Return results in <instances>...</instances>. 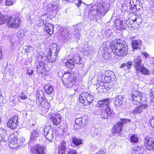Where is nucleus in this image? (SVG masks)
Listing matches in <instances>:
<instances>
[{"label": "nucleus", "mask_w": 154, "mask_h": 154, "mask_svg": "<svg viewBox=\"0 0 154 154\" xmlns=\"http://www.w3.org/2000/svg\"><path fill=\"white\" fill-rule=\"evenodd\" d=\"M40 136V131L37 129H33L30 132L29 145L31 146V151L34 154H45V147L42 145H37L31 146V143L37 140Z\"/></svg>", "instance_id": "f257e3e1"}, {"label": "nucleus", "mask_w": 154, "mask_h": 154, "mask_svg": "<svg viewBox=\"0 0 154 154\" xmlns=\"http://www.w3.org/2000/svg\"><path fill=\"white\" fill-rule=\"evenodd\" d=\"M120 41V39L112 40L110 43V47L114 54L122 57L128 54V48L127 45L121 43Z\"/></svg>", "instance_id": "f03ea898"}, {"label": "nucleus", "mask_w": 154, "mask_h": 154, "mask_svg": "<svg viewBox=\"0 0 154 154\" xmlns=\"http://www.w3.org/2000/svg\"><path fill=\"white\" fill-rule=\"evenodd\" d=\"M59 51L57 45L53 43L50 46L49 51L48 52L47 58L49 62H52L56 59L57 55Z\"/></svg>", "instance_id": "7ed1b4c3"}, {"label": "nucleus", "mask_w": 154, "mask_h": 154, "mask_svg": "<svg viewBox=\"0 0 154 154\" xmlns=\"http://www.w3.org/2000/svg\"><path fill=\"white\" fill-rule=\"evenodd\" d=\"M94 99L92 95L88 92L81 93L79 97L80 102L85 106L89 104Z\"/></svg>", "instance_id": "20e7f679"}, {"label": "nucleus", "mask_w": 154, "mask_h": 154, "mask_svg": "<svg viewBox=\"0 0 154 154\" xmlns=\"http://www.w3.org/2000/svg\"><path fill=\"white\" fill-rule=\"evenodd\" d=\"M7 24L8 26L11 28H16L20 25L21 20L19 17H9Z\"/></svg>", "instance_id": "39448f33"}, {"label": "nucleus", "mask_w": 154, "mask_h": 154, "mask_svg": "<svg viewBox=\"0 0 154 154\" xmlns=\"http://www.w3.org/2000/svg\"><path fill=\"white\" fill-rule=\"evenodd\" d=\"M39 105L38 108L39 112L42 113H46L48 111L50 106V104L47 100L44 99L41 102L37 104Z\"/></svg>", "instance_id": "423d86ee"}, {"label": "nucleus", "mask_w": 154, "mask_h": 154, "mask_svg": "<svg viewBox=\"0 0 154 154\" xmlns=\"http://www.w3.org/2000/svg\"><path fill=\"white\" fill-rule=\"evenodd\" d=\"M98 10V8H97L95 5L91 8L89 10V17L91 20H97L100 18V14Z\"/></svg>", "instance_id": "0eeeda50"}, {"label": "nucleus", "mask_w": 154, "mask_h": 154, "mask_svg": "<svg viewBox=\"0 0 154 154\" xmlns=\"http://www.w3.org/2000/svg\"><path fill=\"white\" fill-rule=\"evenodd\" d=\"M53 129L51 128L50 126L45 127L44 129L43 134L47 140L51 142L54 138Z\"/></svg>", "instance_id": "6e6552de"}, {"label": "nucleus", "mask_w": 154, "mask_h": 154, "mask_svg": "<svg viewBox=\"0 0 154 154\" xmlns=\"http://www.w3.org/2000/svg\"><path fill=\"white\" fill-rule=\"evenodd\" d=\"M145 148L150 151H154V139L152 138L146 137L144 139Z\"/></svg>", "instance_id": "1a4fd4ad"}, {"label": "nucleus", "mask_w": 154, "mask_h": 154, "mask_svg": "<svg viewBox=\"0 0 154 154\" xmlns=\"http://www.w3.org/2000/svg\"><path fill=\"white\" fill-rule=\"evenodd\" d=\"M71 76L68 73L65 74L62 77V81L63 85L68 88L71 87L72 85V79L70 78Z\"/></svg>", "instance_id": "9d476101"}, {"label": "nucleus", "mask_w": 154, "mask_h": 154, "mask_svg": "<svg viewBox=\"0 0 154 154\" xmlns=\"http://www.w3.org/2000/svg\"><path fill=\"white\" fill-rule=\"evenodd\" d=\"M18 117L14 116L11 118L7 123V125L11 129H15L18 125Z\"/></svg>", "instance_id": "9b49d317"}, {"label": "nucleus", "mask_w": 154, "mask_h": 154, "mask_svg": "<svg viewBox=\"0 0 154 154\" xmlns=\"http://www.w3.org/2000/svg\"><path fill=\"white\" fill-rule=\"evenodd\" d=\"M59 5L57 1L51 2L46 6L48 10L50 11H53L56 13L59 9Z\"/></svg>", "instance_id": "f8f14e48"}, {"label": "nucleus", "mask_w": 154, "mask_h": 154, "mask_svg": "<svg viewBox=\"0 0 154 154\" xmlns=\"http://www.w3.org/2000/svg\"><path fill=\"white\" fill-rule=\"evenodd\" d=\"M112 114V110L109 106H107L106 107L105 110L102 111L101 116L102 118L106 119L108 118V116H110Z\"/></svg>", "instance_id": "ddd939ff"}, {"label": "nucleus", "mask_w": 154, "mask_h": 154, "mask_svg": "<svg viewBox=\"0 0 154 154\" xmlns=\"http://www.w3.org/2000/svg\"><path fill=\"white\" fill-rule=\"evenodd\" d=\"M83 25L80 23L74 26V29L75 30L74 34L75 36L77 38H79L80 37V32L82 30Z\"/></svg>", "instance_id": "4468645a"}, {"label": "nucleus", "mask_w": 154, "mask_h": 154, "mask_svg": "<svg viewBox=\"0 0 154 154\" xmlns=\"http://www.w3.org/2000/svg\"><path fill=\"white\" fill-rule=\"evenodd\" d=\"M66 148V142L64 140L62 141L59 146L58 153L59 154H65Z\"/></svg>", "instance_id": "2eb2a0df"}, {"label": "nucleus", "mask_w": 154, "mask_h": 154, "mask_svg": "<svg viewBox=\"0 0 154 154\" xmlns=\"http://www.w3.org/2000/svg\"><path fill=\"white\" fill-rule=\"evenodd\" d=\"M115 27L118 30L125 29L126 28V25L123 22L119 19H116L115 21Z\"/></svg>", "instance_id": "dca6fc26"}, {"label": "nucleus", "mask_w": 154, "mask_h": 154, "mask_svg": "<svg viewBox=\"0 0 154 154\" xmlns=\"http://www.w3.org/2000/svg\"><path fill=\"white\" fill-rule=\"evenodd\" d=\"M54 26L50 23L45 24L44 26V31L46 32L49 35H51L53 33Z\"/></svg>", "instance_id": "f3484780"}, {"label": "nucleus", "mask_w": 154, "mask_h": 154, "mask_svg": "<svg viewBox=\"0 0 154 154\" xmlns=\"http://www.w3.org/2000/svg\"><path fill=\"white\" fill-rule=\"evenodd\" d=\"M108 84L106 83H104L102 81L99 83H98L96 85V89L99 90L98 91H100L101 90H103L106 89L107 90H109L110 88V87H108Z\"/></svg>", "instance_id": "a211bd4d"}, {"label": "nucleus", "mask_w": 154, "mask_h": 154, "mask_svg": "<svg viewBox=\"0 0 154 154\" xmlns=\"http://www.w3.org/2000/svg\"><path fill=\"white\" fill-rule=\"evenodd\" d=\"M147 107L148 106L146 104H142L135 109L133 110V112L134 114L140 113L143 109H147Z\"/></svg>", "instance_id": "6ab92c4d"}, {"label": "nucleus", "mask_w": 154, "mask_h": 154, "mask_svg": "<svg viewBox=\"0 0 154 154\" xmlns=\"http://www.w3.org/2000/svg\"><path fill=\"white\" fill-rule=\"evenodd\" d=\"M123 101V97L119 95L117 96L115 99L114 104L116 107L121 106L122 104Z\"/></svg>", "instance_id": "aec40b11"}, {"label": "nucleus", "mask_w": 154, "mask_h": 154, "mask_svg": "<svg viewBox=\"0 0 154 154\" xmlns=\"http://www.w3.org/2000/svg\"><path fill=\"white\" fill-rule=\"evenodd\" d=\"M122 125L119 123L114 125V129L112 131L114 135L116 136V134L119 133L122 130Z\"/></svg>", "instance_id": "412c9836"}, {"label": "nucleus", "mask_w": 154, "mask_h": 154, "mask_svg": "<svg viewBox=\"0 0 154 154\" xmlns=\"http://www.w3.org/2000/svg\"><path fill=\"white\" fill-rule=\"evenodd\" d=\"M109 99H105L101 100H99L98 102V107H102L104 106H109V104L110 103Z\"/></svg>", "instance_id": "4be33fe9"}, {"label": "nucleus", "mask_w": 154, "mask_h": 154, "mask_svg": "<svg viewBox=\"0 0 154 154\" xmlns=\"http://www.w3.org/2000/svg\"><path fill=\"white\" fill-rule=\"evenodd\" d=\"M141 60L140 57H136L133 61V64L136 70L142 65L141 64Z\"/></svg>", "instance_id": "5701e85b"}, {"label": "nucleus", "mask_w": 154, "mask_h": 154, "mask_svg": "<svg viewBox=\"0 0 154 154\" xmlns=\"http://www.w3.org/2000/svg\"><path fill=\"white\" fill-rule=\"evenodd\" d=\"M46 65L43 64L42 63H38L37 64V72L38 73H43L45 70V67Z\"/></svg>", "instance_id": "b1692460"}, {"label": "nucleus", "mask_w": 154, "mask_h": 154, "mask_svg": "<svg viewBox=\"0 0 154 154\" xmlns=\"http://www.w3.org/2000/svg\"><path fill=\"white\" fill-rule=\"evenodd\" d=\"M52 119L54 124L57 125L60 122V115L59 114H56L52 116Z\"/></svg>", "instance_id": "393cba45"}, {"label": "nucleus", "mask_w": 154, "mask_h": 154, "mask_svg": "<svg viewBox=\"0 0 154 154\" xmlns=\"http://www.w3.org/2000/svg\"><path fill=\"white\" fill-rule=\"evenodd\" d=\"M37 97L38 99V102L36 100L37 104L45 99L44 98V92L42 90H38L37 91Z\"/></svg>", "instance_id": "a878e982"}, {"label": "nucleus", "mask_w": 154, "mask_h": 154, "mask_svg": "<svg viewBox=\"0 0 154 154\" xmlns=\"http://www.w3.org/2000/svg\"><path fill=\"white\" fill-rule=\"evenodd\" d=\"M45 92L48 94H51L54 91L53 87L50 84H47L45 87Z\"/></svg>", "instance_id": "bb28decb"}, {"label": "nucleus", "mask_w": 154, "mask_h": 154, "mask_svg": "<svg viewBox=\"0 0 154 154\" xmlns=\"http://www.w3.org/2000/svg\"><path fill=\"white\" fill-rule=\"evenodd\" d=\"M130 20H134V24H137L138 26L140 25L142 22V19L140 17L135 15L132 16V18Z\"/></svg>", "instance_id": "cd10ccee"}, {"label": "nucleus", "mask_w": 154, "mask_h": 154, "mask_svg": "<svg viewBox=\"0 0 154 154\" xmlns=\"http://www.w3.org/2000/svg\"><path fill=\"white\" fill-rule=\"evenodd\" d=\"M72 59L75 63L79 64H81L82 62L80 57V55L79 54H76L74 55L73 56Z\"/></svg>", "instance_id": "c85d7f7f"}, {"label": "nucleus", "mask_w": 154, "mask_h": 154, "mask_svg": "<svg viewBox=\"0 0 154 154\" xmlns=\"http://www.w3.org/2000/svg\"><path fill=\"white\" fill-rule=\"evenodd\" d=\"M38 63H42L45 65H46L48 61L47 56H40L38 57Z\"/></svg>", "instance_id": "c756f323"}, {"label": "nucleus", "mask_w": 154, "mask_h": 154, "mask_svg": "<svg viewBox=\"0 0 154 154\" xmlns=\"http://www.w3.org/2000/svg\"><path fill=\"white\" fill-rule=\"evenodd\" d=\"M143 149L140 146H136L132 151V154H143Z\"/></svg>", "instance_id": "7c9ffc66"}, {"label": "nucleus", "mask_w": 154, "mask_h": 154, "mask_svg": "<svg viewBox=\"0 0 154 154\" xmlns=\"http://www.w3.org/2000/svg\"><path fill=\"white\" fill-rule=\"evenodd\" d=\"M85 119L82 117L77 118L75 120V124L79 127L83 126L85 125Z\"/></svg>", "instance_id": "2f4dec72"}, {"label": "nucleus", "mask_w": 154, "mask_h": 154, "mask_svg": "<svg viewBox=\"0 0 154 154\" xmlns=\"http://www.w3.org/2000/svg\"><path fill=\"white\" fill-rule=\"evenodd\" d=\"M136 98L137 100L135 99H133V103L136 105H137L139 103H140L145 100V97L143 96H139Z\"/></svg>", "instance_id": "473e14b6"}, {"label": "nucleus", "mask_w": 154, "mask_h": 154, "mask_svg": "<svg viewBox=\"0 0 154 154\" xmlns=\"http://www.w3.org/2000/svg\"><path fill=\"white\" fill-rule=\"evenodd\" d=\"M9 146L10 147L13 149L16 148L18 146L17 140L16 138L11 140V142L9 144Z\"/></svg>", "instance_id": "72a5a7b5"}, {"label": "nucleus", "mask_w": 154, "mask_h": 154, "mask_svg": "<svg viewBox=\"0 0 154 154\" xmlns=\"http://www.w3.org/2000/svg\"><path fill=\"white\" fill-rule=\"evenodd\" d=\"M137 70L138 72V71H139L142 74L147 75L149 73V71L148 70L146 69L144 66H141Z\"/></svg>", "instance_id": "f704fd0d"}, {"label": "nucleus", "mask_w": 154, "mask_h": 154, "mask_svg": "<svg viewBox=\"0 0 154 154\" xmlns=\"http://www.w3.org/2000/svg\"><path fill=\"white\" fill-rule=\"evenodd\" d=\"M97 8H98V11L99 12L100 14H103L106 12V9L103 5L101 4H99L97 6Z\"/></svg>", "instance_id": "c9c22d12"}, {"label": "nucleus", "mask_w": 154, "mask_h": 154, "mask_svg": "<svg viewBox=\"0 0 154 154\" xmlns=\"http://www.w3.org/2000/svg\"><path fill=\"white\" fill-rule=\"evenodd\" d=\"M75 62L72 59L68 60L66 63V65L69 68L72 69L74 66Z\"/></svg>", "instance_id": "e433bc0d"}, {"label": "nucleus", "mask_w": 154, "mask_h": 154, "mask_svg": "<svg viewBox=\"0 0 154 154\" xmlns=\"http://www.w3.org/2000/svg\"><path fill=\"white\" fill-rule=\"evenodd\" d=\"M0 21L2 23L0 24H2L5 23L9 19V17L7 15H3L0 13Z\"/></svg>", "instance_id": "4c0bfd02"}, {"label": "nucleus", "mask_w": 154, "mask_h": 154, "mask_svg": "<svg viewBox=\"0 0 154 154\" xmlns=\"http://www.w3.org/2000/svg\"><path fill=\"white\" fill-rule=\"evenodd\" d=\"M72 142L75 145L79 146L82 143V140L76 137H72Z\"/></svg>", "instance_id": "58836bf2"}, {"label": "nucleus", "mask_w": 154, "mask_h": 154, "mask_svg": "<svg viewBox=\"0 0 154 154\" xmlns=\"http://www.w3.org/2000/svg\"><path fill=\"white\" fill-rule=\"evenodd\" d=\"M132 97L133 99H135L137 100L136 97H139V96H143V94L141 92L138 91H133L132 93Z\"/></svg>", "instance_id": "ea45409f"}, {"label": "nucleus", "mask_w": 154, "mask_h": 154, "mask_svg": "<svg viewBox=\"0 0 154 154\" xmlns=\"http://www.w3.org/2000/svg\"><path fill=\"white\" fill-rule=\"evenodd\" d=\"M62 40L64 42H66L69 38L68 33H66L64 32H62L60 35Z\"/></svg>", "instance_id": "a19ab883"}, {"label": "nucleus", "mask_w": 154, "mask_h": 154, "mask_svg": "<svg viewBox=\"0 0 154 154\" xmlns=\"http://www.w3.org/2000/svg\"><path fill=\"white\" fill-rule=\"evenodd\" d=\"M132 18V16L130 17L129 19L126 20V23L125 24L126 26H128V27L131 28L132 27V25L134 23V20H130Z\"/></svg>", "instance_id": "79ce46f5"}, {"label": "nucleus", "mask_w": 154, "mask_h": 154, "mask_svg": "<svg viewBox=\"0 0 154 154\" xmlns=\"http://www.w3.org/2000/svg\"><path fill=\"white\" fill-rule=\"evenodd\" d=\"M102 76L103 77L101 79L103 82L104 83H106L107 84L108 83L110 82L111 79V78L109 77L108 76V77L106 76L105 75L104 76L102 75Z\"/></svg>", "instance_id": "37998d69"}, {"label": "nucleus", "mask_w": 154, "mask_h": 154, "mask_svg": "<svg viewBox=\"0 0 154 154\" xmlns=\"http://www.w3.org/2000/svg\"><path fill=\"white\" fill-rule=\"evenodd\" d=\"M105 53L103 55V57L106 60H109L111 59L112 57L110 53L107 51H105Z\"/></svg>", "instance_id": "c03bdc74"}, {"label": "nucleus", "mask_w": 154, "mask_h": 154, "mask_svg": "<svg viewBox=\"0 0 154 154\" xmlns=\"http://www.w3.org/2000/svg\"><path fill=\"white\" fill-rule=\"evenodd\" d=\"M139 45L138 41L136 40H134L132 42V46L133 49L135 50L138 48Z\"/></svg>", "instance_id": "a18cd8bd"}, {"label": "nucleus", "mask_w": 154, "mask_h": 154, "mask_svg": "<svg viewBox=\"0 0 154 154\" xmlns=\"http://www.w3.org/2000/svg\"><path fill=\"white\" fill-rule=\"evenodd\" d=\"M138 136L137 135H134L131 136V140L132 142L136 143L138 140Z\"/></svg>", "instance_id": "49530a36"}, {"label": "nucleus", "mask_w": 154, "mask_h": 154, "mask_svg": "<svg viewBox=\"0 0 154 154\" xmlns=\"http://www.w3.org/2000/svg\"><path fill=\"white\" fill-rule=\"evenodd\" d=\"M150 97L151 99L150 102L151 103H153L154 102V87L152 88L151 89Z\"/></svg>", "instance_id": "de8ad7c7"}, {"label": "nucleus", "mask_w": 154, "mask_h": 154, "mask_svg": "<svg viewBox=\"0 0 154 154\" xmlns=\"http://www.w3.org/2000/svg\"><path fill=\"white\" fill-rule=\"evenodd\" d=\"M17 140V142L18 145V146L22 145L25 141V139L23 137H21L18 139H16Z\"/></svg>", "instance_id": "09e8293b"}, {"label": "nucleus", "mask_w": 154, "mask_h": 154, "mask_svg": "<svg viewBox=\"0 0 154 154\" xmlns=\"http://www.w3.org/2000/svg\"><path fill=\"white\" fill-rule=\"evenodd\" d=\"M16 0H6L5 1V4L6 6H10L13 5L15 3Z\"/></svg>", "instance_id": "8fccbe9b"}, {"label": "nucleus", "mask_w": 154, "mask_h": 154, "mask_svg": "<svg viewBox=\"0 0 154 154\" xmlns=\"http://www.w3.org/2000/svg\"><path fill=\"white\" fill-rule=\"evenodd\" d=\"M130 121H131L129 119H121V121L119 122L118 123H119V124H121L122 125V127L123 125L126 123L130 122Z\"/></svg>", "instance_id": "3c124183"}, {"label": "nucleus", "mask_w": 154, "mask_h": 154, "mask_svg": "<svg viewBox=\"0 0 154 154\" xmlns=\"http://www.w3.org/2000/svg\"><path fill=\"white\" fill-rule=\"evenodd\" d=\"M133 1L134 0H132V1H131L130 2L129 9L131 10H133L135 9H137V5L134 4H131L132 2H133V3H134Z\"/></svg>", "instance_id": "603ef678"}, {"label": "nucleus", "mask_w": 154, "mask_h": 154, "mask_svg": "<svg viewBox=\"0 0 154 154\" xmlns=\"http://www.w3.org/2000/svg\"><path fill=\"white\" fill-rule=\"evenodd\" d=\"M107 77L109 76V77L111 78L113 75V72H112L110 71H107L105 72L104 75Z\"/></svg>", "instance_id": "864d4df0"}, {"label": "nucleus", "mask_w": 154, "mask_h": 154, "mask_svg": "<svg viewBox=\"0 0 154 154\" xmlns=\"http://www.w3.org/2000/svg\"><path fill=\"white\" fill-rule=\"evenodd\" d=\"M20 99L22 100H24L26 99L27 97L26 95H25L24 93L22 92L21 95L20 96Z\"/></svg>", "instance_id": "5fc2aeb1"}, {"label": "nucleus", "mask_w": 154, "mask_h": 154, "mask_svg": "<svg viewBox=\"0 0 154 154\" xmlns=\"http://www.w3.org/2000/svg\"><path fill=\"white\" fill-rule=\"evenodd\" d=\"M44 21L42 20H40L38 23V25L39 26H40L44 24Z\"/></svg>", "instance_id": "6e6d98bb"}, {"label": "nucleus", "mask_w": 154, "mask_h": 154, "mask_svg": "<svg viewBox=\"0 0 154 154\" xmlns=\"http://www.w3.org/2000/svg\"><path fill=\"white\" fill-rule=\"evenodd\" d=\"M127 63V69H130L131 66H132L133 64L131 61H128Z\"/></svg>", "instance_id": "4d7b16f0"}, {"label": "nucleus", "mask_w": 154, "mask_h": 154, "mask_svg": "<svg viewBox=\"0 0 154 154\" xmlns=\"http://www.w3.org/2000/svg\"><path fill=\"white\" fill-rule=\"evenodd\" d=\"M67 154H77L76 152L74 149H71Z\"/></svg>", "instance_id": "13d9d810"}, {"label": "nucleus", "mask_w": 154, "mask_h": 154, "mask_svg": "<svg viewBox=\"0 0 154 154\" xmlns=\"http://www.w3.org/2000/svg\"><path fill=\"white\" fill-rule=\"evenodd\" d=\"M150 125L154 130V118H152L150 120Z\"/></svg>", "instance_id": "bf43d9fd"}, {"label": "nucleus", "mask_w": 154, "mask_h": 154, "mask_svg": "<svg viewBox=\"0 0 154 154\" xmlns=\"http://www.w3.org/2000/svg\"><path fill=\"white\" fill-rule=\"evenodd\" d=\"M95 149V147L94 146L90 145L88 147V149L90 151H94Z\"/></svg>", "instance_id": "052dcab7"}, {"label": "nucleus", "mask_w": 154, "mask_h": 154, "mask_svg": "<svg viewBox=\"0 0 154 154\" xmlns=\"http://www.w3.org/2000/svg\"><path fill=\"white\" fill-rule=\"evenodd\" d=\"M33 70L32 68H29L27 69V73L29 75H31L33 74Z\"/></svg>", "instance_id": "680f3d73"}, {"label": "nucleus", "mask_w": 154, "mask_h": 154, "mask_svg": "<svg viewBox=\"0 0 154 154\" xmlns=\"http://www.w3.org/2000/svg\"><path fill=\"white\" fill-rule=\"evenodd\" d=\"M127 63H124L121 65L120 68H122L123 67H126V69H127Z\"/></svg>", "instance_id": "e2e57ef3"}, {"label": "nucleus", "mask_w": 154, "mask_h": 154, "mask_svg": "<svg viewBox=\"0 0 154 154\" xmlns=\"http://www.w3.org/2000/svg\"><path fill=\"white\" fill-rule=\"evenodd\" d=\"M96 154H105V153L103 151L100 150L97 152Z\"/></svg>", "instance_id": "0e129e2a"}, {"label": "nucleus", "mask_w": 154, "mask_h": 154, "mask_svg": "<svg viewBox=\"0 0 154 154\" xmlns=\"http://www.w3.org/2000/svg\"><path fill=\"white\" fill-rule=\"evenodd\" d=\"M145 56L146 58H148L149 57V55L146 52L144 53L143 54Z\"/></svg>", "instance_id": "69168bd1"}, {"label": "nucleus", "mask_w": 154, "mask_h": 154, "mask_svg": "<svg viewBox=\"0 0 154 154\" xmlns=\"http://www.w3.org/2000/svg\"><path fill=\"white\" fill-rule=\"evenodd\" d=\"M111 32V31L110 30H108V31H106L105 32L106 35V36H108V37H109V34H108V33H109V32L110 33Z\"/></svg>", "instance_id": "338daca9"}, {"label": "nucleus", "mask_w": 154, "mask_h": 154, "mask_svg": "<svg viewBox=\"0 0 154 154\" xmlns=\"http://www.w3.org/2000/svg\"><path fill=\"white\" fill-rule=\"evenodd\" d=\"M78 3L79 4H81L82 3V2L81 0H78Z\"/></svg>", "instance_id": "774afa93"}]
</instances>
